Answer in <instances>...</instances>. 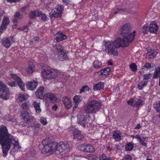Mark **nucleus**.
I'll use <instances>...</instances> for the list:
<instances>
[{"instance_id": "obj_35", "label": "nucleus", "mask_w": 160, "mask_h": 160, "mask_svg": "<svg viewBox=\"0 0 160 160\" xmlns=\"http://www.w3.org/2000/svg\"><path fill=\"white\" fill-rule=\"evenodd\" d=\"M149 25L148 24H145L142 27V32L144 34H147L149 31Z\"/></svg>"}, {"instance_id": "obj_62", "label": "nucleus", "mask_w": 160, "mask_h": 160, "mask_svg": "<svg viewBox=\"0 0 160 160\" xmlns=\"http://www.w3.org/2000/svg\"><path fill=\"white\" fill-rule=\"evenodd\" d=\"M128 104L129 105H132L133 103V101L132 99H130L128 101Z\"/></svg>"}, {"instance_id": "obj_25", "label": "nucleus", "mask_w": 160, "mask_h": 160, "mask_svg": "<svg viewBox=\"0 0 160 160\" xmlns=\"http://www.w3.org/2000/svg\"><path fill=\"white\" fill-rule=\"evenodd\" d=\"M2 43L4 47L6 48H9L11 45V42L9 39L7 38L2 39Z\"/></svg>"}, {"instance_id": "obj_52", "label": "nucleus", "mask_w": 160, "mask_h": 160, "mask_svg": "<svg viewBox=\"0 0 160 160\" xmlns=\"http://www.w3.org/2000/svg\"><path fill=\"white\" fill-rule=\"evenodd\" d=\"M20 13L19 12H17L14 15V17L17 18L18 19H20Z\"/></svg>"}, {"instance_id": "obj_39", "label": "nucleus", "mask_w": 160, "mask_h": 160, "mask_svg": "<svg viewBox=\"0 0 160 160\" xmlns=\"http://www.w3.org/2000/svg\"><path fill=\"white\" fill-rule=\"evenodd\" d=\"M36 94L37 98L40 99H42L44 98V96L45 95V92H36Z\"/></svg>"}, {"instance_id": "obj_49", "label": "nucleus", "mask_w": 160, "mask_h": 160, "mask_svg": "<svg viewBox=\"0 0 160 160\" xmlns=\"http://www.w3.org/2000/svg\"><path fill=\"white\" fill-rule=\"evenodd\" d=\"M29 6L28 5L24 6L21 9V12L22 13L25 12L27 10V9L29 8Z\"/></svg>"}, {"instance_id": "obj_28", "label": "nucleus", "mask_w": 160, "mask_h": 160, "mask_svg": "<svg viewBox=\"0 0 160 160\" xmlns=\"http://www.w3.org/2000/svg\"><path fill=\"white\" fill-rule=\"evenodd\" d=\"M46 97L49 98L51 102L52 103H54L56 102L57 99L55 95L52 93H48L46 95Z\"/></svg>"}, {"instance_id": "obj_30", "label": "nucleus", "mask_w": 160, "mask_h": 160, "mask_svg": "<svg viewBox=\"0 0 160 160\" xmlns=\"http://www.w3.org/2000/svg\"><path fill=\"white\" fill-rule=\"evenodd\" d=\"M93 65L95 68L98 69L102 67V63L98 60H96L93 62Z\"/></svg>"}, {"instance_id": "obj_56", "label": "nucleus", "mask_w": 160, "mask_h": 160, "mask_svg": "<svg viewBox=\"0 0 160 160\" xmlns=\"http://www.w3.org/2000/svg\"><path fill=\"white\" fill-rule=\"evenodd\" d=\"M139 142L142 146H146V143L142 139L139 140Z\"/></svg>"}, {"instance_id": "obj_32", "label": "nucleus", "mask_w": 160, "mask_h": 160, "mask_svg": "<svg viewBox=\"0 0 160 160\" xmlns=\"http://www.w3.org/2000/svg\"><path fill=\"white\" fill-rule=\"evenodd\" d=\"M63 7L62 5H58L56 6L54 9L56 11L58 12L60 14L62 15V11L63 10Z\"/></svg>"}, {"instance_id": "obj_11", "label": "nucleus", "mask_w": 160, "mask_h": 160, "mask_svg": "<svg viewBox=\"0 0 160 160\" xmlns=\"http://www.w3.org/2000/svg\"><path fill=\"white\" fill-rule=\"evenodd\" d=\"M22 117L26 123L30 124L31 122L34 121V118L27 112H22Z\"/></svg>"}, {"instance_id": "obj_48", "label": "nucleus", "mask_w": 160, "mask_h": 160, "mask_svg": "<svg viewBox=\"0 0 160 160\" xmlns=\"http://www.w3.org/2000/svg\"><path fill=\"white\" fill-rule=\"evenodd\" d=\"M123 160H132L131 156L129 155H126L124 157Z\"/></svg>"}, {"instance_id": "obj_55", "label": "nucleus", "mask_w": 160, "mask_h": 160, "mask_svg": "<svg viewBox=\"0 0 160 160\" xmlns=\"http://www.w3.org/2000/svg\"><path fill=\"white\" fill-rule=\"evenodd\" d=\"M93 17L92 18V20L94 21L96 20V19H98V15L97 14H95L94 15H92Z\"/></svg>"}, {"instance_id": "obj_19", "label": "nucleus", "mask_w": 160, "mask_h": 160, "mask_svg": "<svg viewBox=\"0 0 160 160\" xmlns=\"http://www.w3.org/2000/svg\"><path fill=\"white\" fill-rule=\"evenodd\" d=\"M73 110H74L78 106V104L82 100V97L80 95H75L73 98Z\"/></svg>"}, {"instance_id": "obj_31", "label": "nucleus", "mask_w": 160, "mask_h": 160, "mask_svg": "<svg viewBox=\"0 0 160 160\" xmlns=\"http://www.w3.org/2000/svg\"><path fill=\"white\" fill-rule=\"evenodd\" d=\"M148 82V81H144L139 82L138 87V89L139 90H142L143 88L147 85Z\"/></svg>"}, {"instance_id": "obj_15", "label": "nucleus", "mask_w": 160, "mask_h": 160, "mask_svg": "<svg viewBox=\"0 0 160 160\" xmlns=\"http://www.w3.org/2000/svg\"><path fill=\"white\" fill-rule=\"evenodd\" d=\"M149 31L152 33H156L158 30L159 26L155 22H152L149 26Z\"/></svg>"}, {"instance_id": "obj_47", "label": "nucleus", "mask_w": 160, "mask_h": 160, "mask_svg": "<svg viewBox=\"0 0 160 160\" xmlns=\"http://www.w3.org/2000/svg\"><path fill=\"white\" fill-rule=\"evenodd\" d=\"M41 14H40V17L42 20L44 21H45L47 19V16L44 13H42L40 12Z\"/></svg>"}, {"instance_id": "obj_14", "label": "nucleus", "mask_w": 160, "mask_h": 160, "mask_svg": "<svg viewBox=\"0 0 160 160\" xmlns=\"http://www.w3.org/2000/svg\"><path fill=\"white\" fill-rule=\"evenodd\" d=\"M78 123L83 127H86L87 124L86 118L84 117V114L80 113L78 116Z\"/></svg>"}, {"instance_id": "obj_2", "label": "nucleus", "mask_w": 160, "mask_h": 160, "mask_svg": "<svg viewBox=\"0 0 160 160\" xmlns=\"http://www.w3.org/2000/svg\"><path fill=\"white\" fill-rule=\"evenodd\" d=\"M0 144L5 156L12 145L14 146L13 149L12 150L13 152L20 149L18 142H15L12 135L8 133L6 127L4 126H0Z\"/></svg>"}, {"instance_id": "obj_51", "label": "nucleus", "mask_w": 160, "mask_h": 160, "mask_svg": "<svg viewBox=\"0 0 160 160\" xmlns=\"http://www.w3.org/2000/svg\"><path fill=\"white\" fill-rule=\"evenodd\" d=\"M7 25L2 23L0 28L2 30V31H3L4 30L6 29Z\"/></svg>"}, {"instance_id": "obj_59", "label": "nucleus", "mask_w": 160, "mask_h": 160, "mask_svg": "<svg viewBox=\"0 0 160 160\" xmlns=\"http://www.w3.org/2000/svg\"><path fill=\"white\" fill-rule=\"evenodd\" d=\"M63 2L67 4H69L71 2L70 0H62Z\"/></svg>"}, {"instance_id": "obj_5", "label": "nucleus", "mask_w": 160, "mask_h": 160, "mask_svg": "<svg viewBox=\"0 0 160 160\" xmlns=\"http://www.w3.org/2000/svg\"><path fill=\"white\" fill-rule=\"evenodd\" d=\"M59 73L57 70L52 69L49 67H44L42 69V75L45 78L49 79L55 78Z\"/></svg>"}, {"instance_id": "obj_60", "label": "nucleus", "mask_w": 160, "mask_h": 160, "mask_svg": "<svg viewBox=\"0 0 160 160\" xmlns=\"http://www.w3.org/2000/svg\"><path fill=\"white\" fill-rule=\"evenodd\" d=\"M28 26H25L23 27V30L25 32H27L28 31Z\"/></svg>"}, {"instance_id": "obj_64", "label": "nucleus", "mask_w": 160, "mask_h": 160, "mask_svg": "<svg viewBox=\"0 0 160 160\" xmlns=\"http://www.w3.org/2000/svg\"><path fill=\"white\" fill-rule=\"evenodd\" d=\"M94 156L92 155H90L88 157V159L92 160L93 159Z\"/></svg>"}, {"instance_id": "obj_50", "label": "nucleus", "mask_w": 160, "mask_h": 160, "mask_svg": "<svg viewBox=\"0 0 160 160\" xmlns=\"http://www.w3.org/2000/svg\"><path fill=\"white\" fill-rule=\"evenodd\" d=\"M8 84L11 87H15L16 85L15 82L13 81L9 82Z\"/></svg>"}, {"instance_id": "obj_1", "label": "nucleus", "mask_w": 160, "mask_h": 160, "mask_svg": "<svg viewBox=\"0 0 160 160\" xmlns=\"http://www.w3.org/2000/svg\"><path fill=\"white\" fill-rule=\"evenodd\" d=\"M136 33L135 31L122 35V39H116L114 42H104L105 50L109 55L117 56L118 53L116 49L120 47H125L129 46L135 39Z\"/></svg>"}, {"instance_id": "obj_53", "label": "nucleus", "mask_w": 160, "mask_h": 160, "mask_svg": "<svg viewBox=\"0 0 160 160\" xmlns=\"http://www.w3.org/2000/svg\"><path fill=\"white\" fill-rule=\"evenodd\" d=\"M117 10H118L117 11H116L114 12V14H116L121 11L124 12V11L125 10L124 9L118 8L117 9Z\"/></svg>"}, {"instance_id": "obj_3", "label": "nucleus", "mask_w": 160, "mask_h": 160, "mask_svg": "<svg viewBox=\"0 0 160 160\" xmlns=\"http://www.w3.org/2000/svg\"><path fill=\"white\" fill-rule=\"evenodd\" d=\"M57 142H49L48 138H46L42 141L40 144L38 148L41 150L43 154L49 153L50 154L56 152V145Z\"/></svg>"}, {"instance_id": "obj_27", "label": "nucleus", "mask_w": 160, "mask_h": 160, "mask_svg": "<svg viewBox=\"0 0 160 160\" xmlns=\"http://www.w3.org/2000/svg\"><path fill=\"white\" fill-rule=\"evenodd\" d=\"M61 15L58 12L56 11L54 9L52 10L50 13V17L51 18H59Z\"/></svg>"}, {"instance_id": "obj_22", "label": "nucleus", "mask_w": 160, "mask_h": 160, "mask_svg": "<svg viewBox=\"0 0 160 160\" xmlns=\"http://www.w3.org/2000/svg\"><path fill=\"white\" fill-rule=\"evenodd\" d=\"M157 53V51L155 50H148L146 55L147 57H148L149 58H153L156 57Z\"/></svg>"}, {"instance_id": "obj_29", "label": "nucleus", "mask_w": 160, "mask_h": 160, "mask_svg": "<svg viewBox=\"0 0 160 160\" xmlns=\"http://www.w3.org/2000/svg\"><path fill=\"white\" fill-rule=\"evenodd\" d=\"M28 98L27 94L22 93H21L18 97V99L21 102L26 100Z\"/></svg>"}, {"instance_id": "obj_41", "label": "nucleus", "mask_w": 160, "mask_h": 160, "mask_svg": "<svg viewBox=\"0 0 160 160\" xmlns=\"http://www.w3.org/2000/svg\"><path fill=\"white\" fill-rule=\"evenodd\" d=\"M40 122L43 125H45L47 124V122L45 118L42 117L40 118Z\"/></svg>"}, {"instance_id": "obj_34", "label": "nucleus", "mask_w": 160, "mask_h": 160, "mask_svg": "<svg viewBox=\"0 0 160 160\" xmlns=\"http://www.w3.org/2000/svg\"><path fill=\"white\" fill-rule=\"evenodd\" d=\"M133 147V144L130 142L125 145V149L127 151H131Z\"/></svg>"}, {"instance_id": "obj_44", "label": "nucleus", "mask_w": 160, "mask_h": 160, "mask_svg": "<svg viewBox=\"0 0 160 160\" xmlns=\"http://www.w3.org/2000/svg\"><path fill=\"white\" fill-rule=\"evenodd\" d=\"M134 104L136 107H138L139 106L142 105V101L140 99H138L135 102Z\"/></svg>"}, {"instance_id": "obj_23", "label": "nucleus", "mask_w": 160, "mask_h": 160, "mask_svg": "<svg viewBox=\"0 0 160 160\" xmlns=\"http://www.w3.org/2000/svg\"><path fill=\"white\" fill-rule=\"evenodd\" d=\"M40 104V101L39 100L35 101L33 103V105L35 108L36 112L38 113H40L41 111Z\"/></svg>"}, {"instance_id": "obj_6", "label": "nucleus", "mask_w": 160, "mask_h": 160, "mask_svg": "<svg viewBox=\"0 0 160 160\" xmlns=\"http://www.w3.org/2000/svg\"><path fill=\"white\" fill-rule=\"evenodd\" d=\"M52 50L53 52L58 55L60 60L63 61L68 58L66 51L64 50L63 48L60 45L58 44L53 46Z\"/></svg>"}, {"instance_id": "obj_36", "label": "nucleus", "mask_w": 160, "mask_h": 160, "mask_svg": "<svg viewBox=\"0 0 160 160\" xmlns=\"http://www.w3.org/2000/svg\"><path fill=\"white\" fill-rule=\"evenodd\" d=\"M153 107L156 111L160 113V102H155L153 104Z\"/></svg>"}, {"instance_id": "obj_26", "label": "nucleus", "mask_w": 160, "mask_h": 160, "mask_svg": "<svg viewBox=\"0 0 160 160\" xmlns=\"http://www.w3.org/2000/svg\"><path fill=\"white\" fill-rule=\"evenodd\" d=\"M104 87V83L102 82H99L94 85L93 89L95 91L99 90Z\"/></svg>"}, {"instance_id": "obj_7", "label": "nucleus", "mask_w": 160, "mask_h": 160, "mask_svg": "<svg viewBox=\"0 0 160 160\" xmlns=\"http://www.w3.org/2000/svg\"><path fill=\"white\" fill-rule=\"evenodd\" d=\"M9 96L8 88L3 82L0 81V98L7 100L9 98Z\"/></svg>"}, {"instance_id": "obj_13", "label": "nucleus", "mask_w": 160, "mask_h": 160, "mask_svg": "<svg viewBox=\"0 0 160 160\" xmlns=\"http://www.w3.org/2000/svg\"><path fill=\"white\" fill-rule=\"evenodd\" d=\"M80 147V149L85 152H93L95 151L94 147L90 144H83Z\"/></svg>"}, {"instance_id": "obj_8", "label": "nucleus", "mask_w": 160, "mask_h": 160, "mask_svg": "<svg viewBox=\"0 0 160 160\" xmlns=\"http://www.w3.org/2000/svg\"><path fill=\"white\" fill-rule=\"evenodd\" d=\"M56 146V152L58 151L60 153H67L69 151L71 148L69 144L67 142H61L59 143H57Z\"/></svg>"}, {"instance_id": "obj_24", "label": "nucleus", "mask_w": 160, "mask_h": 160, "mask_svg": "<svg viewBox=\"0 0 160 160\" xmlns=\"http://www.w3.org/2000/svg\"><path fill=\"white\" fill-rule=\"evenodd\" d=\"M40 11L37 10L35 11H32L29 13V17L30 19L34 18L36 17H40Z\"/></svg>"}, {"instance_id": "obj_46", "label": "nucleus", "mask_w": 160, "mask_h": 160, "mask_svg": "<svg viewBox=\"0 0 160 160\" xmlns=\"http://www.w3.org/2000/svg\"><path fill=\"white\" fill-rule=\"evenodd\" d=\"M151 67V64L149 63H148L145 64L143 66V68H142L141 70L142 72L144 71V69L146 68L147 69L150 68Z\"/></svg>"}, {"instance_id": "obj_9", "label": "nucleus", "mask_w": 160, "mask_h": 160, "mask_svg": "<svg viewBox=\"0 0 160 160\" xmlns=\"http://www.w3.org/2000/svg\"><path fill=\"white\" fill-rule=\"evenodd\" d=\"M110 69L109 68H105L98 72V79L101 80L106 78L109 74Z\"/></svg>"}, {"instance_id": "obj_42", "label": "nucleus", "mask_w": 160, "mask_h": 160, "mask_svg": "<svg viewBox=\"0 0 160 160\" xmlns=\"http://www.w3.org/2000/svg\"><path fill=\"white\" fill-rule=\"evenodd\" d=\"M130 68L133 72L136 71L137 69V66L135 63H132L130 65Z\"/></svg>"}, {"instance_id": "obj_40", "label": "nucleus", "mask_w": 160, "mask_h": 160, "mask_svg": "<svg viewBox=\"0 0 160 160\" xmlns=\"http://www.w3.org/2000/svg\"><path fill=\"white\" fill-rule=\"evenodd\" d=\"M99 160H112L110 157H107L105 154H103L100 156Z\"/></svg>"}, {"instance_id": "obj_38", "label": "nucleus", "mask_w": 160, "mask_h": 160, "mask_svg": "<svg viewBox=\"0 0 160 160\" xmlns=\"http://www.w3.org/2000/svg\"><path fill=\"white\" fill-rule=\"evenodd\" d=\"M159 76H160V67H157L156 69L153 78H156Z\"/></svg>"}, {"instance_id": "obj_54", "label": "nucleus", "mask_w": 160, "mask_h": 160, "mask_svg": "<svg viewBox=\"0 0 160 160\" xmlns=\"http://www.w3.org/2000/svg\"><path fill=\"white\" fill-rule=\"evenodd\" d=\"M38 92H44V88L43 87H40L38 89L37 91Z\"/></svg>"}, {"instance_id": "obj_18", "label": "nucleus", "mask_w": 160, "mask_h": 160, "mask_svg": "<svg viewBox=\"0 0 160 160\" xmlns=\"http://www.w3.org/2000/svg\"><path fill=\"white\" fill-rule=\"evenodd\" d=\"M64 105L66 108L69 109L72 106V104L71 100L69 98L67 97H64L62 99Z\"/></svg>"}, {"instance_id": "obj_16", "label": "nucleus", "mask_w": 160, "mask_h": 160, "mask_svg": "<svg viewBox=\"0 0 160 160\" xmlns=\"http://www.w3.org/2000/svg\"><path fill=\"white\" fill-rule=\"evenodd\" d=\"M112 138L115 141H119L122 139V133L119 131L116 130L112 132Z\"/></svg>"}, {"instance_id": "obj_43", "label": "nucleus", "mask_w": 160, "mask_h": 160, "mask_svg": "<svg viewBox=\"0 0 160 160\" xmlns=\"http://www.w3.org/2000/svg\"><path fill=\"white\" fill-rule=\"evenodd\" d=\"M9 23V20L8 17L5 16L3 18L2 23L8 25Z\"/></svg>"}, {"instance_id": "obj_61", "label": "nucleus", "mask_w": 160, "mask_h": 160, "mask_svg": "<svg viewBox=\"0 0 160 160\" xmlns=\"http://www.w3.org/2000/svg\"><path fill=\"white\" fill-rule=\"evenodd\" d=\"M141 128V126L140 125V124H138L137 126L134 128L135 129H139Z\"/></svg>"}, {"instance_id": "obj_45", "label": "nucleus", "mask_w": 160, "mask_h": 160, "mask_svg": "<svg viewBox=\"0 0 160 160\" xmlns=\"http://www.w3.org/2000/svg\"><path fill=\"white\" fill-rule=\"evenodd\" d=\"M152 75L150 73L148 74H145L143 76V79L144 80H148L151 77Z\"/></svg>"}, {"instance_id": "obj_17", "label": "nucleus", "mask_w": 160, "mask_h": 160, "mask_svg": "<svg viewBox=\"0 0 160 160\" xmlns=\"http://www.w3.org/2000/svg\"><path fill=\"white\" fill-rule=\"evenodd\" d=\"M67 38V36L61 32H58L54 35V39L58 42L65 40Z\"/></svg>"}, {"instance_id": "obj_4", "label": "nucleus", "mask_w": 160, "mask_h": 160, "mask_svg": "<svg viewBox=\"0 0 160 160\" xmlns=\"http://www.w3.org/2000/svg\"><path fill=\"white\" fill-rule=\"evenodd\" d=\"M101 107V104L100 102L93 100L88 104L85 108V111L88 114L95 113L99 110Z\"/></svg>"}, {"instance_id": "obj_37", "label": "nucleus", "mask_w": 160, "mask_h": 160, "mask_svg": "<svg viewBox=\"0 0 160 160\" xmlns=\"http://www.w3.org/2000/svg\"><path fill=\"white\" fill-rule=\"evenodd\" d=\"M31 106V104L29 102H24L21 106L23 109L27 110Z\"/></svg>"}, {"instance_id": "obj_58", "label": "nucleus", "mask_w": 160, "mask_h": 160, "mask_svg": "<svg viewBox=\"0 0 160 160\" xmlns=\"http://www.w3.org/2000/svg\"><path fill=\"white\" fill-rule=\"evenodd\" d=\"M88 88V87L87 86H84L82 87V88L80 89V91L79 92V93H81L82 92L84 91L85 88Z\"/></svg>"}, {"instance_id": "obj_33", "label": "nucleus", "mask_w": 160, "mask_h": 160, "mask_svg": "<svg viewBox=\"0 0 160 160\" xmlns=\"http://www.w3.org/2000/svg\"><path fill=\"white\" fill-rule=\"evenodd\" d=\"M26 70L28 73H32L35 70L34 66L33 64L29 65L26 68Z\"/></svg>"}, {"instance_id": "obj_57", "label": "nucleus", "mask_w": 160, "mask_h": 160, "mask_svg": "<svg viewBox=\"0 0 160 160\" xmlns=\"http://www.w3.org/2000/svg\"><path fill=\"white\" fill-rule=\"evenodd\" d=\"M40 126V125L38 123L34 124L33 125V127L34 128L38 129Z\"/></svg>"}, {"instance_id": "obj_21", "label": "nucleus", "mask_w": 160, "mask_h": 160, "mask_svg": "<svg viewBox=\"0 0 160 160\" xmlns=\"http://www.w3.org/2000/svg\"><path fill=\"white\" fill-rule=\"evenodd\" d=\"M84 136L81 134V132L79 130H75L74 132L73 138L74 139L78 140H82Z\"/></svg>"}, {"instance_id": "obj_10", "label": "nucleus", "mask_w": 160, "mask_h": 160, "mask_svg": "<svg viewBox=\"0 0 160 160\" xmlns=\"http://www.w3.org/2000/svg\"><path fill=\"white\" fill-rule=\"evenodd\" d=\"M131 25L129 23L124 24L121 28L120 32L122 36L125 35L128 33L131 32L132 29Z\"/></svg>"}, {"instance_id": "obj_63", "label": "nucleus", "mask_w": 160, "mask_h": 160, "mask_svg": "<svg viewBox=\"0 0 160 160\" xmlns=\"http://www.w3.org/2000/svg\"><path fill=\"white\" fill-rule=\"evenodd\" d=\"M134 137H135V138H137V139L139 140L141 139V138L140 137V135H136V136H134Z\"/></svg>"}, {"instance_id": "obj_12", "label": "nucleus", "mask_w": 160, "mask_h": 160, "mask_svg": "<svg viewBox=\"0 0 160 160\" xmlns=\"http://www.w3.org/2000/svg\"><path fill=\"white\" fill-rule=\"evenodd\" d=\"M11 78L17 82L18 85L21 89L24 91V84L21 79V78L16 74H11L10 75Z\"/></svg>"}, {"instance_id": "obj_20", "label": "nucleus", "mask_w": 160, "mask_h": 160, "mask_svg": "<svg viewBox=\"0 0 160 160\" xmlns=\"http://www.w3.org/2000/svg\"><path fill=\"white\" fill-rule=\"evenodd\" d=\"M38 85V82L34 80H32L28 82L27 87L30 90H33L35 89Z\"/></svg>"}]
</instances>
